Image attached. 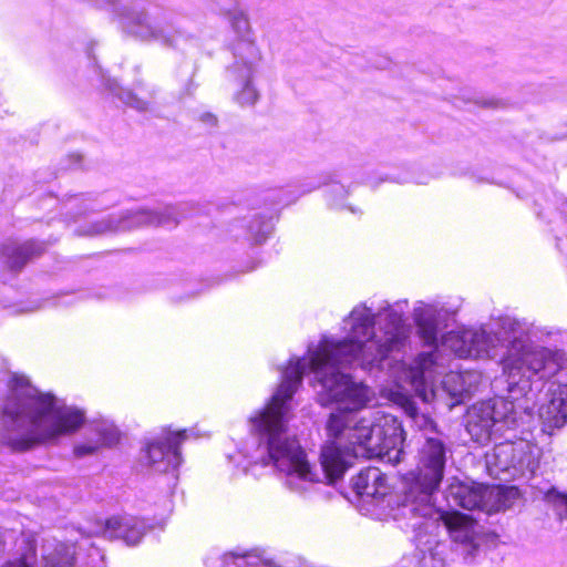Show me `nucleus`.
Returning a JSON list of instances; mask_svg holds the SVG:
<instances>
[{
	"instance_id": "7",
	"label": "nucleus",
	"mask_w": 567,
	"mask_h": 567,
	"mask_svg": "<svg viewBox=\"0 0 567 567\" xmlns=\"http://www.w3.org/2000/svg\"><path fill=\"white\" fill-rule=\"evenodd\" d=\"M433 512L430 514L413 513L410 515L394 514L395 519H405L406 526L412 529L424 527L426 534H433L442 522L447 529L456 550L465 560H472L480 548V525L471 516L457 512H447L436 505L433 501Z\"/></svg>"
},
{
	"instance_id": "27",
	"label": "nucleus",
	"mask_w": 567,
	"mask_h": 567,
	"mask_svg": "<svg viewBox=\"0 0 567 567\" xmlns=\"http://www.w3.org/2000/svg\"><path fill=\"white\" fill-rule=\"evenodd\" d=\"M390 493V486L386 483V476L381 472V480L372 483L365 492V497L379 502L383 499Z\"/></svg>"
},
{
	"instance_id": "16",
	"label": "nucleus",
	"mask_w": 567,
	"mask_h": 567,
	"mask_svg": "<svg viewBox=\"0 0 567 567\" xmlns=\"http://www.w3.org/2000/svg\"><path fill=\"white\" fill-rule=\"evenodd\" d=\"M416 533V557L419 567H446L449 546L436 540L432 534H426L424 527L413 529Z\"/></svg>"
},
{
	"instance_id": "11",
	"label": "nucleus",
	"mask_w": 567,
	"mask_h": 567,
	"mask_svg": "<svg viewBox=\"0 0 567 567\" xmlns=\"http://www.w3.org/2000/svg\"><path fill=\"white\" fill-rule=\"evenodd\" d=\"M186 431H164L150 442L145 449L144 460L156 472L175 471L182 463L179 445L186 440Z\"/></svg>"
},
{
	"instance_id": "22",
	"label": "nucleus",
	"mask_w": 567,
	"mask_h": 567,
	"mask_svg": "<svg viewBox=\"0 0 567 567\" xmlns=\"http://www.w3.org/2000/svg\"><path fill=\"white\" fill-rule=\"evenodd\" d=\"M519 497V492L514 486L493 485L487 486L485 512H501L511 508Z\"/></svg>"
},
{
	"instance_id": "1",
	"label": "nucleus",
	"mask_w": 567,
	"mask_h": 567,
	"mask_svg": "<svg viewBox=\"0 0 567 567\" xmlns=\"http://www.w3.org/2000/svg\"><path fill=\"white\" fill-rule=\"evenodd\" d=\"M404 306L406 301L393 307L386 303L375 315L364 305L354 307L346 320L350 327L348 337L338 342L324 337L316 350L309 349V359H290L276 392L249 419L251 432L265 444L267 463L285 474V485L290 491L302 494L321 482L299 442L288 431L291 400L308 369L321 385V404H336L327 420L328 441L320 453L321 475L329 484L341 478L358 457L401 461L404 443L401 422L391 414H380L374 420L360 417L359 412L370 401L371 392L343 370L353 364L363 370L380 367L390 352L404 347L408 338L402 321Z\"/></svg>"
},
{
	"instance_id": "13",
	"label": "nucleus",
	"mask_w": 567,
	"mask_h": 567,
	"mask_svg": "<svg viewBox=\"0 0 567 567\" xmlns=\"http://www.w3.org/2000/svg\"><path fill=\"white\" fill-rule=\"evenodd\" d=\"M144 519L134 516H116L107 519L101 533L109 539H121L127 546H136L147 533Z\"/></svg>"
},
{
	"instance_id": "21",
	"label": "nucleus",
	"mask_w": 567,
	"mask_h": 567,
	"mask_svg": "<svg viewBox=\"0 0 567 567\" xmlns=\"http://www.w3.org/2000/svg\"><path fill=\"white\" fill-rule=\"evenodd\" d=\"M75 545L48 540L42 547L41 567H76Z\"/></svg>"
},
{
	"instance_id": "32",
	"label": "nucleus",
	"mask_w": 567,
	"mask_h": 567,
	"mask_svg": "<svg viewBox=\"0 0 567 567\" xmlns=\"http://www.w3.org/2000/svg\"><path fill=\"white\" fill-rule=\"evenodd\" d=\"M4 553H6V542L2 537V535L0 534V561L3 559Z\"/></svg>"
},
{
	"instance_id": "18",
	"label": "nucleus",
	"mask_w": 567,
	"mask_h": 567,
	"mask_svg": "<svg viewBox=\"0 0 567 567\" xmlns=\"http://www.w3.org/2000/svg\"><path fill=\"white\" fill-rule=\"evenodd\" d=\"M118 441V431L112 424L97 423L83 442L73 446V455L83 458L96 454L101 449L111 446Z\"/></svg>"
},
{
	"instance_id": "23",
	"label": "nucleus",
	"mask_w": 567,
	"mask_h": 567,
	"mask_svg": "<svg viewBox=\"0 0 567 567\" xmlns=\"http://www.w3.org/2000/svg\"><path fill=\"white\" fill-rule=\"evenodd\" d=\"M35 540L23 538L22 545L0 567H35Z\"/></svg>"
},
{
	"instance_id": "33",
	"label": "nucleus",
	"mask_w": 567,
	"mask_h": 567,
	"mask_svg": "<svg viewBox=\"0 0 567 567\" xmlns=\"http://www.w3.org/2000/svg\"><path fill=\"white\" fill-rule=\"evenodd\" d=\"M257 265L254 262L251 267H249L246 271H251L254 269H256Z\"/></svg>"
},
{
	"instance_id": "14",
	"label": "nucleus",
	"mask_w": 567,
	"mask_h": 567,
	"mask_svg": "<svg viewBox=\"0 0 567 567\" xmlns=\"http://www.w3.org/2000/svg\"><path fill=\"white\" fill-rule=\"evenodd\" d=\"M539 419L545 429H561L567 423V383L553 385L547 400L538 410Z\"/></svg>"
},
{
	"instance_id": "4",
	"label": "nucleus",
	"mask_w": 567,
	"mask_h": 567,
	"mask_svg": "<svg viewBox=\"0 0 567 567\" xmlns=\"http://www.w3.org/2000/svg\"><path fill=\"white\" fill-rule=\"evenodd\" d=\"M423 419L425 441L419 453L416 470L405 475L402 491L396 496L395 514L398 515L432 513L433 501L436 499L435 496L443 480L446 445L434 421L424 416Z\"/></svg>"
},
{
	"instance_id": "5",
	"label": "nucleus",
	"mask_w": 567,
	"mask_h": 567,
	"mask_svg": "<svg viewBox=\"0 0 567 567\" xmlns=\"http://www.w3.org/2000/svg\"><path fill=\"white\" fill-rule=\"evenodd\" d=\"M215 7L236 34L229 45L234 61L226 68L228 80L236 86L234 100L243 107L254 106L260 97L254 78L262 54L255 42L249 18L239 0H215Z\"/></svg>"
},
{
	"instance_id": "30",
	"label": "nucleus",
	"mask_w": 567,
	"mask_h": 567,
	"mask_svg": "<svg viewBox=\"0 0 567 567\" xmlns=\"http://www.w3.org/2000/svg\"><path fill=\"white\" fill-rule=\"evenodd\" d=\"M477 103L483 107H497L499 105V101L495 99L482 100Z\"/></svg>"
},
{
	"instance_id": "6",
	"label": "nucleus",
	"mask_w": 567,
	"mask_h": 567,
	"mask_svg": "<svg viewBox=\"0 0 567 567\" xmlns=\"http://www.w3.org/2000/svg\"><path fill=\"white\" fill-rule=\"evenodd\" d=\"M530 419L526 409L517 408L504 398H494L475 403L466 415V431L473 441L488 443L494 436L503 435L525 424Z\"/></svg>"
},
{
	"instance_id": "15",
	"label": "nucleus",
	"mask_w": 567,
	"mask_h": 567,
	"mask_svg": "<svg viewBox=\"0 0 567 567\" xmlns=\"http://www.w3.org/2000/svg\"><path fill=\"white\" fill-rule=\"evenodd\" d=\"M272 230L271 217L261 213H251L231 225L230 231L236 240L243 239L249 245H260Z\"/></svg>"
},
{
	"instance_id": "8",
	"label": "nucleus",
	"mask_w": 567,
	"mask_h": 567,
	"mask_svg": "<svg viewBox=\"0 0 567 567\" xmlns=\"http://www.w3.org/2000/svg\"><path fill=\"white\" fill-rule=\"evenodd\" d=\"M435 363V354L433 352L421 353L416 365L411 369L410 378L411 384L416 395L423 402H431L435 400H442L451 410L455 405L464 402L470 396V388L466 383L467 374L457 372L447 373L440 388H432L427 384V377L430 375V369Z\"/></svg>"
},
{
	"instance_id": "17",
	"label": "nucleus",
	"mask_w": 567,
	"mask_h": 567,
	"mask_svg": "<svg viewBox=\"0 0 567 567\" xmlns=\"http://www.w3.org/2000/svg\"><path fill=\"white\" fill-rule=\"evenodd\" d=\"M488 485L478 483L458 482L449 487L446 499L450 505L460 506L462 508L485 509L486 491Z\"/></svg>"
},
{
	"instance_id": "20",
	"label": "nucleus",
	"mask_w": 567,
	"mask_h": 567,
	"mask_svg": "<svg viewBox=\"0 0 567 567\" xmlns=\"http://www.w3.org/2000/svg\"><path fill=\"white\" fill-rule=\"evenodd\" d=\"M258 561L267 567H308L300 557L295 555H290L280 561L268 558L264 554L257 555L248 551H231L223 557L225 567H255Z\"/></svg>"
},
{
	"instance_id": "10",
	"label": "nucleus",
	"mask_w": 567,
	"mask_h": 567,
	"mask_svg": "<svg viewBox=\"0 0 567 567\" xmlns=\"http://www.w3.org/2000/svg\"><path fill=\"white\" fill-rule=\"evenodd\" d=\"M178 212L176 207H165L163 212L138 209L127 212L117 218L101 219L93 223L85 235H101L107 231H124L142 225H167L177 223Z\"/></svg>"
},
{
	"instance_id": "12",
	"label": "nucleus",
	"mask_w": 567,
	"mask_h": 567,
	"mask_svg": "<svg viewBox=\"0 0 567 567\" xmlns=\"http://www.w3.org/2000/svg\"><path fill=\"white\" fill-rule=\"evenodd\" d=\"M454 313L444 307L417 301L413 315L416 332L423 342L427 346H437L439 336Z\"/></svg>"
},
{
	"instance_id": "28",
	"label": "nucleus",
	"mask_w": 567,
	"mask_h": 567,
	"mask_svg": "<svg viewBox=\"0 0 567 567\" xmlns=\"http://www.w3.org/2000/svg\"><path fill=\"white\" fill-rule=\"evenodd\" d=\"M118 97L127 105L138 110L144 111L148 106V101L143 100L131 91L123 90L118 94Z\"/></svg>"
},
{
	"instance_id": "9",
	"label": "nucleus",
	"mask_w": 567,
	"mask_h": 567,
	"mask_svg": "<svg viewBox=\"0 0 567 567\" xmlns=\"http://www.w3.org/2000/svg\"><path fill=\"white\" fill-rule=\"evenodd\" d=\"M485 463L491 476L507 481L529 467V446L523 440H506L485 454Z\"/></svg>"
},
{
	"instance_id": "25",
	"label": "nucleus",
	"mask_w": 567,
	"mask_h": 567,
	"mask_svg": "<svg viewBox=\"0 0 567 567\" xmlns=\"http://www.w3.org/2000/svg\"><path fill=\"white\" fill-rule=\"evenodd\" d=\"M380 480L381 471L378 467H367L361 470L360 473L353 477L352 487L359 496L365 497L368 487H370L372 483H375Z\"/></svg>"
},
{
	"instance_id": "26",
	"label": "nucleus",
	"mask_w": 567,
	"mask_h": 567,
	"mask_svg": "<svg viewBox=\"0 0 567 567\" xmlns=\"http://www.w3.org/2000/svg\"><path fill=\"white\" fill-rule=\"evenodd\" d=\"M544 499L553 507L560 519L567 518V492L553 486L546 491Z\"/></svg>"
},
{
	"instance_id": "2",
	"label": "nucleus",
	"mask_w": 567,
	"mask_h": 567,
	"mask_svg": "<svg viewBox=\"0 0 567 567\" xmlns=\"http://www.w3.org/2000/svg\"><path fill=\"white\" fill-rule=\"evenodd\" d=\"M85 422L83 409L40 391L24 375L13 374L1 406L0 444L13 452L56 446Z\"/></svg>"
},
{
	"instance_id": "19",
	"label": "nucleus",
	"mask_w": 567,
	"mask_h": 567,
	"mask_svg": "<svg viewBox=\"0 0 567 567\" xmlns=\"http://www.w3.org/2000/svg\"><path fill=\"white\" fill-rule=\"evenodd\" d=\"M43 250V244L35 240H28L23 244L9 240L0 246V262L10 270L18 271L30 258L40 255Z\"/></svg>"
},
{
	"instance_id": "24",
	"label": "nucleus",
	"mask_w": 567,
	"mask_h": 567,
	"mask_svg": "<svg viewBox=\"0 0 567 567\" xmlns=\"http://www.w3.org/2000/svg\"><path fill=\"white\" fill-rule=\"evenodd\" d=\"M78 546L80 550L87 549V554L85 557L80 553L75 554L76 567H105L103 553L89 538H82Z\"/></svg>"
},
{
	"instance_id": "29",
	"label": "nucleus",
	"mask_w": 567,
	"mask_h": 567,
	"mask_svg": "<svg viewBox=\"0 0 567 567\" xmlns=\"http://www.w3.org/2000/svg\"><path fill=\"white\" fill-rule=\"evenodd\" d=\"M402 408H403V411L405 412V414L408 416H410L411 419L416 421L419 417H421L422 421L424 422L423 414L422 415L419 414V409L416 406V403L412 399L403 398ZM424 417H426V416L424 415ZM421 426H423L425 429L424 423L421 424Z\"/></svg>"
},
{
	"instance_id": "31",
	"label": "nucleus",
	"mask_w": 567,
	"mask_h": 567,
	"mask_svg": "<svg viewBox=\"0 0 567 567\" xmlns=\"http://www.w3.org/2000/svg\"><path fill=\"white\" fill-rule=\"evenodd\" d=\"M331 193L340 194L343 197L347 195V190L341 185H333Z\"/></svg>"
},
{
	"instance_id": "3",
	"label": "nucleus",
	"mask_w": 567,
	"mask_h": 567,
	"mask_svg": "<svg viewBox=\"0 0 567 567\" xmlns=\"http://www.w3.org/2000/svg\"><path fill=\"white\" fill-rule=\"evenodd\" d=\"M442 344L460 358L475 359H495L499 348H505L502 364L509 385L549 379L567 363L565 351L534 344L522 323L511 317L499 318L496 331H450L442 337Z\"/></svg>"
}]
</instances>
